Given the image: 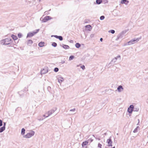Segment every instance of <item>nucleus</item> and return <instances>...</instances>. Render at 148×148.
Here are the masks:
<instances>
[{
    "instance_id": "obj_1",
    "label": "nucleus",
    "mask_w": 148,
    "mask_h": 148,
    "mask_svg": "<svg viewBox=\"0 0 148 148\" xmlns=\"http://www.w3.org/2000/svg\"><path fill=\"white\" fill-rule=\"evenodd\" d=\"M12 41V40L10 38H6L1 40L0 43L3 45H7L10 44Z\"/></svg>"
},
{
    "instance_id": "obj_2",
    "label": "nucleus",
    "mask_w": 148,
    "mask_h": 148,
    "mask_svg": "<svg viewBox=\"0 0 148 148\" xmlns=\"http://www.w3.org/2000/svg\"><path fill=\"white\" fill-rule=\"evenodd\" d=\"M141 39L140 38H134L132 39L130 41L128 42L127 43L125 44L124 46H125L127 45H131L134 44L136 42H138L139 40Z\"/></svg>"
},
{
    "instance_id": "obj_3",
    "label": "nucleus",
    "mask_w": 148,
    "mask_h": 148,
    "mask_svg": "<svg viewBox=\"0 0 148 148\" xmlns=\"http://www.w3.org/2000/svg\"><path fill=\"white\" fill-rule=\"evenodd\" d=\"M52 18L50 16H47L45 17L44 18L42 17H41L40 18V20L42 23H45L50 20L52 19Z\"/></svg>"
},
{
    "instance_id": "obj_4",
    "label": "nucleus",
    "mask_w": 148,
    "mask_h": 148,
    "mask_svg": "<svg viewBox=\"0 0 148 148\" xmlns=\"http://www.w3.org/2000/svg\"><path fill=\"white\" fill-rule=\"evenodd\" d=\"M39 29H37L33 31L32 32H30L27 34V38L31 37L33 36L35 34L37 33L39 31Z\"/></svg>"
},
{
    "instance_id": "obj_5",
    "label": "nucleus",
    "mask_w": 148,
    "mask_h": 148,
    "mask_svg": "<svg viewBox=\"0 0 148 148\" xmlns=\"http://www.w3.org/2000/svg\"><path fill=\"white\" fill-rule=\"evenodd\" d=\"M35 134V132L32 131L31 132L27 133L26 135L23 136V137L26 138H29L33 136Z\"/></svg>"
},
{
    "instance_id": "obj_6",
    "label": "nucleus",
    "mask_w": 148,
    "mask_h": 148,
    "mask_svg": "<svg viewBox=\"0 0 148 148\" xmlns=\"http://www.w3.org/2000/svg\"><path fill=\"white\" fill-rule=\"evenodd\" d=\"M121 59V56L120 55H118L116 57H115L110 62V64H113L116 62L117 60H120Z\"/></svg>"
},
{
    "instance_id": "obj_7",
    "label": "nucleus",
    "mask_w": 148,
    "mask_h": 148,
    "mask_svg": "<svg viewBox=\"0 0 148 148\" xmlns=\"http://www.w3.org/2000/svg\"><path fill=\"white\" fill-rule=\"evenodd\" d=\"M56 110V109L55 110L52 109L49 111L47 113H46V114H47V116H46V117H48V116L51 115Z\"/></svg>"
},
{
    "instance_id": "obj_8",
    "label": "nucleus",
    "mask_w": 148,
    "mask_h": 148,
    "mask_svg": "<svg viewBox=\"0 0 148 148\" xmlns=\"http://www.w3.org/2000/svg\"><path fill=\"white\" fill-rule=\"evenodd\" d=\"M106 143L108 144V146L112 147V139L110 138L109 139H108L107 140Z\"/></svg>"
},
{
    "instance_id": "obj_9",
    "label": "nucleus",
    "mask_w": 148,
    "mask_h": 148,
    "mask_svg": "<svg viewBox=\"0 0 148 148\" xmlns=\"http://www.w3.org/2000/svg\"><path fill=\"white\" fill-rule=\"evenodd\" d=\"M48 71V69L47 68L45 67L44 69H43L41 71L40 73L41 75L45 74L47 73Z\"/></svg>"
},
{
    "instance_id": "obj_10",
    "label": "nucleus",
    "mask_w": 148,
    "mask_h": 148,
    "mask_svg": "<svg viewBox=\"0 0 148 148\" xmlns=\"http://www.w3.org/2000/svg\"><path fill=\"white\" fill-rule=\"evenodd\" d=\"M85 31H90L92 29V27L90 25H88L85 26Z\"/></svg>"
},
{
    "instance_id": "obj_11",
    "label": "nucleus",
    "mask_w": 148,
    "mask_h": 148,
    "mask_svg": "<svg viewBox=\"0 0 148 148\" xmlns=\"http://www.w3.org/2000/svg\"><path fill=\"white\" fill-rule=\"evenodd\" d=\"M58 82L60 83H61L62 82L64 81L63 78L60 75H58Z\"/></svg>"
},
{
    "instance_id": "obj_12",
    "label": "nucleus",
    "mask_w": 148,
    "mask_h": 148,
    "mask_svg": "<svg viewBox=\"0 0 148 148\" xmlns=\"http://www.w3.org/2000/svg\"><path fill=\"white\" fill-rule=\"evenodd\" d=\"M123 88L121 85L119 86L117 88V90H118V91L119 92H121V91H123Z\"/></svg>"
},
{
    "instance_id": "obj_13",
    "label": "nucleus",
    "mask_w": 148,
    "mask_h": 148,
    "mask_svg": "<svg viewBox=\"0 0 148 148\" xmlns=\"http://www.w3.org/2000/svg\"><path fill=\"white\" fill-rule=\"evenodd\" d=\"M129 1L127 0H122L121 1V4H124L126 5L128 4Z\"/></svg>"
},
{
    "instance_id": "obj_14",
    "label": "nucleus",
    "mask_w": 148,
    "mask_h": 148,
    "mask_svg": "<svg viewBox=\"0 0 148 148\" xmlns=\"http://www.w3.org/2000/svg\"><path fill=\"white\" fill-rule=\"evenodd\" d=\"M88 143V140H86L84 142H83L82 144V146L83 147H84V146L86 145H87V144Z\"/></svg>"
},
{
    "instance_id": "obj_15",
    "label": "nucleus",
    "mask_w": 148,
    "mask_h": 148,
    "mask_svg": "<svg viewBox=\"0 0 148 148\" xmlns=\"http://www.w3.org/2000/svg\"><path fill=\"white\" fill-rule=\"evenodd\" d=\"M33 41L31 40H28L27 42V44L28 45L31 46L33 43Z\"/></svg>"
},
{
    "instance_id": "obj_16",
    "label": "nucleus",
    "mask_w": 148,
    "mask_h": 148,
    "mask_svg": "<svg viewBox=\"0 0 148 148\" xmlns=\"http://www.w3.org/2000/svg\"><path fill=\"white\" fill-rule=\"evenodd\" d=\"M123 37V34H119L117 36V38L116 40H118L119 38H122Z\"/></svg>"
},
{
    "instance_id": "obj_17",
    "label": "nucleus",
    "mask_w": 148,
    "mask_h": 148,
    "mask_svg": "<svg viewBox=\"0 0 148 148\" xmlns=\"http://www.w3.org/2000/svg\"><path fill=\"white\" fill-rule=\"evenodd\" d=\"M62 47L65 49H68L69 48V46L65 45H62Z\"/></svg>"
},
{
    "instance_id": "obj_18",
    "label": "nucleus",
    "mask_w": 148,
    "mask_h": 148,
    "mask_svg": "<svg viewBox=\"0 0 148 148\" xmlns=\"http://www.w3.org/2000/svg\"><path fill=\"white\" fill-rule=\"evenodd\" d=\"M45 42H40L38 44L39 47H42L44 46Z\"/></svg>"
},
{
    "instance_id": "obj_19",
    "label": "nucleus",
    "mask_w": 148,
    "mask_h": 148,
    "mask_svg": "<svg viewBox=\"0 0 148 148\" xmlns=\"http://www.w3.org/2000/svg\"><path fill=\"white\" fill-rule=\"evenodd\" d=\"M5 127H4L3 126L0 128V133L2 132L4 130H5Z\"/></svg>"
},
{
    "instance_id": "obj_20",
    "label": "nucleus",
    "mask_w": 148,
    "mask_h": 148,
    "mask_svg": "<svg viewBox=\"0 0 148 148\" xmlns=\"http://www.w3.org/2000/svg\"><path fill=\"white\" fill-rule=\"evenodd\" d=\"M25 130L24 128H22L21 131V134L22 135H24L25 133Z\"/></svg>"
},
{
    "instance_id": "obj_21",
    "label": "nucleus",
    "mask_w": 148,
    "mask_h": 148,
    "mask_svg": "<svg viewBox=\"0 0 148 148\" xmlns=\"http://www.w3.org/2000/svg\"><path fill=\"white\" fill-rule=\"evenodd\" d=\"M11 37H12L13 39L14 40H16L17 39V37L16 36H15L14 35H12L11 36Z\"/></svg>"
},
{
    "instance_id": "obj_22",
    "label": "nucleus",
    "mask_w": 148,
    "mask_h": 148,
    "mask_svg": "<svg viewBox=\"0 0 148 148\" xmlns=\"http://www.w3.org/2000/svg\"><path fill=\"white\" fill-rule=\"evenodd\" d=\"M102 1V0H96V3L98 4H101Z\"/></svg>"
},
{
    "instance_id": "obj_23",
    "label": "nucleus",
    "mask_w": 148,
    "mask_h": 148,
    "mask_svg": "<svg viewBox=\"0 0 148 148\" xmlns=\"http://www.w3.org/2000/svg\"><path fill=\"white\" fill-rule=\"evenodd\" d=\"M75 46L76 48H79V47H80L81 45L79 43H77L75 44Z\"/></svg>"
},
{
    "instance_id": "obj_24",
    "label": "nucleus",
    "mask_w": 148,
    "mask_h": 148,
    "mask_svg": "<svg viewBox=\"0 0 148 148\" xmlns=\"http://www.w3.org/2000/svg\"><path fill=\"white\" fill-rule=\"evenodd\" d=\"M134 108V106L133 105H130V106L128 108H129V109H131L132 110H133Z\"/></svg>"
},
{
    "instance_id": "obj_25",
    "label": "nucleus",
    "mask_w": 148,
    "mask_h": 148,
    "mask_svg": "<svg viewBox=\"0 0 148 148\" xmlns=\"http://www.w3.org/2000/svg\"><path fill=\"white\" fill-rule=\"evenodd\" d=\"M52 45L53 47H56L57 46V44L55 42H53L52 44Z\"/></svg>"
},
{
    "instance_id": "obj_26",
    "label": "nucleus",
    "mask_w": 148,
    "mask_h": 148,
    "mask_svg": "<svg viewBox=\"0 0 148 148\" xmlns=\"http://www.w3.org/2000/svg\"><path fill=\"white\" fill-rule=\"evenodd\" d=\"M139 128V127L138 126H137L136 128L133 131V132L134 133H136L138 131V128Z\"/></svg>"
},
{
    "instance_id": "obj_27",
    "label": "nucleus",
    "mask_w": 148,
    "mask_h": 148,
    "mask_svg": "<svg viewBox=\"0 0 148 148\" xmlns=\"http://www.w3.org/2000/svg\"><path fill=\"white\" fill-rule=\"evenodd\" d=\"M139 108H138L134 107L133 111H138L139 110Z\"/></svg>"
},
{
    "instance_id": "obj_28",
    "label": "nucleus",
    "mask_w": 148,
    "mask_h": 148,
    "mask_svg": "<svg viewBox=\"0 0 148 148\" xmlns=\"http://www.w3.org/2000/svg\"><path fill=\"white\" fill-rule=\"evenodd\" d=\"M133 111V110H132V109H129V108H128L127 109V111L130 114H131L132 113Z\"/></svg>"
},
{
    "instance_id": "obj_29",
    "label": "nucleus",
    "mask_w": 148,
    "mask_h": 148,
    "mask_svg": "<svg viewBox=\"0 0 148 148\" xmlns=\"http://www.w3.org/2000/svg\"><path fill=\"white\" fill-rule=\"evenodd\" d=\"M58 70L59 69L57 67H55L54 69V71L56 72H58Z\"/></svg>"
},
{
    "instance_id": "obj_30",
    "label": "nucleus",
    "mask_w": 148,
    "mask_h": 148,
    "mask_svg": "<svg viewBox=\"0 0 148 148\" xmlns=\"http://www.w3.org/2000/svg\"><path fill=\"white\" fill-rule=\"evenodd\" d=\"M21 107H18L16 109V111L17 112V111H21Z\"/></svg>"
},
{
    "instance_id": "obj_31",
    "label": "nucleus",
    "mask_w": 148,
    "mask_h": 148,
    "mask_svg": "<svg viewBox=\"0 0 148 148\" xmlns=\"http://www.w3.org/2000/svg\"><path fill=\"white\" fill-rule=\"evenodd\" d=\"M74 58V56H71L69 58V60H73Z\"/></svg>"
},
{
    "instance_id": "obj_32",
    "label": "nucleus",
    "mask_w": 148,
    "mask_h": 148,
    "mask_svg": "<svg viewBox=\"0 0 148 148\" xmlns=\"http://www.w3.org/2000/svg\"><path fill=\"white\" fill-rule=\"evenodd\" d=\"M109 32H110L111 33L113 34L115 33V31L114 30H111L109 31Z\"/></svg>"
},
{
    "instance_id": "obj_33",
    "label": "nucleus",
    "mask_w": 148,
    "mask_h": 148,
    "mask_svg": "<svg viewBox=\"0 0 148 148\" xmlns=\"http://www.w3.org/2000/svg\"><path fill=\"white\" fill-rule=\"evenodd\" d=\"M47 89L49 92H50L51 90V87L49 86L47 88Z\"/></svg>"
},
{
    "instance_id": "obj_34",
    "label": "nucleus",
    "mask_w": 148,
    "mask_h": 148,
    "mask_svg": "<svg viewBox=\"0 0 148 148\" xmlns=\"http://www.w3.org/2000/svg\"><path fill=\"white\" fill-rule=\"evenodd\" d=\"M80 68H82L83 70L85 69V67L84 65H81Z\"/></svg>"
},
{
    "instance_id": "obj_35",
    "label": "nucleus",
    "mask_w": 148,
    "mask_h": 148,
    "mask_svg": "<svg viewBox=\"0 0 148 148\" xmlns=\"http://www.w3.org/2000/svg\"><path fill=\"white\" fill-rule=\"evenodd\" d=\"M105 18V17L103 16H101L100 18V19L101 20H103Z\"/></svg>"
},
{
    "instance_id": "obj_36",
    "label": "nucleus",
    "mask_w": 148,
    "mask_h": 148,
    "mask_svg": "<svg viewBox=\"0 0 148 148\" xmlns=\"http://www.w3.org/2000/svg\"><path fill=\"white\" fill-rule=\"evenodd\" d=\"M58 39L61 41L63 40L62 37L61 36H59Z\"/></svg>"
},
{
    "instance_id": "obj_37",
    "label": "nucleus",
    "mask_w": 148,
    "mask_h": 148,
    "mask_svg": "<svg viewBox=\"0 0 148 148\" xmlns=\"http://www.w3.org/2000/svg\"><path fill=\"white\" fill-rule=\"evenodd\" d=\"M18 36L19 38H21L22 36V34L21 33H19L18 34Z\"/></svg>"
},
{
    "instance_id": "obj_38",
    "label": "nucleus",
    "mask_w": 148,
    "mask_h": 148,
    "mask_svg": "<svg viewBox=\"0 0 148 148\" xmlns=\"http://www.w3.org/2000/svg\"><path fill=\"white\" fill-rule=\"evenodd\" d=\"M3 125V121L1 120L0 119V127Z\"/></svg>"
},
{
    "instance_id": "obj_39",
    "label": "nucleus",
    "mask_w": 148,
    "mask_h": 148,
    "mask_svg": "<svg viewBox=\"0 0 148 148\" xmlns=\"http://www.w3.org/2000/svg\"><path fill=\"white\" fill-rule=\"evenodd\" d=\"M102 145L100 143H99L98 144V146L99 147V148H101V146Z\"/></svg>"
},
{
    "instance_id": "obj_40",
    "label": "nucleus",
    "mask_w": 148,
    "mask_h": 148,
    "mask_svg": "<svg viewBox=\"0 0 148 148\" xmlns=\"http://www.w3.org/2000/svg\"><path fill=\"white\" fill-rule=\"evenodd\" d=\"M51 37H55L56 38H58V37L59 36H58L57 35H52L51 36Z\"/></svg>"
},
{
    "instance_id": "obj_41",
    "label": "nucleus",
    "mask_w": 148,
    "mask_h": 148,
    "mask_svg": "<svg viewBox=\"0 0 148 148\" xmlns=\"http://www.w3.org/2000/svg\"><path fill=\"white\" fill-rule=\"evenodd\" d=\"M44 119L42 117H41L40 118H38V120L39 121H41L42 120H43V119Z\"/></svg>"
},
{
    "instance_id": "obj_42",
    "label": "nucleus",
    "mask_w": 148,
    "mask_h": 148,
    "mask_svg": "<svg viewBox=\"0 0 148 148\" xmlns=\"http://www.w3.org/2000/svg\"><path fill=\"white\" fill-rule=\"evenodd\" d=\"M88 142L89 141L90 143H91L93 141V139L91 138L90 139H89L88 140Z\"/></svg>"
},
{
    "instance_id": "obj_43",
    "label": "nucleus",
    "mask_w": 148,
    "mask_h": 148,
    "mask_svg": "<svg viewBox=\"0 0 148 148\" xmlns=\"http://www.w3.org/2000/svg\"><path fill=\"white\" fill-rule=\"evenodd\" d=\"M75 108H74L73 109H71V110H70V111H72L73 112H75Z\"/></svg>"
},
{
    "instance_id": "obj_44",
    "label": "nucleus",
    "mask_w": 148,
    "mask_h": 148,
    "mask_svg": "<svg viewBox=\"0 0 148 148\" xmlns=\"http://www.w3.org/2000/svg\"><path fill=\"white\" fill-rule=\"evenodd\" d=\"M94 36L95 35L94 34H91L90 35V37H91V38H93V37H94Z\"/></svg>"
},
{
    "instance_id": "obj_45",
    "label": "nucleus",
    "mask_w": 148,
    "mask_h": 148,
    "mask_svg": "<svg viewBox=\"0 0 148 148\" xmlns=\"http://www.w3.org/2000/svg\"><path fill=\"white\" fill-rule=\"evenodd\" d=\"M3 127H5V125H6V122H3Z\"/></svg>"
},
{
    "instance_id": "obj_46",
    "label": "nucleus",
    "mask_w": 148,
    "mask_h": 148,
    "mask_svg": "<svg viewBox=\"0 0 148 148\" xmlns=\"http://www.w3.org/2000/svg\"><path fill=\"white\" fill-rule=\"evenodd\" d=\"M20 92H18V93L20 95V97H22V96H24V94H22L21 95L20 94H19V93Z\"/></svg>"
},
{
    "instance_id": "obj_47",
    "label": "nucleus",
    "mask_w": 148,
    "mask_h": 148,
    "mask_svg": "<svg viewBox=\"0 0 148 148\" xmlns=\"http://www.w3.org/2000/svg\"><path fill=\"white\" fill-rule=\"evenodd\" d=\"M138 123L137 124V125H139V123L140 122V120L139 119H138Z\"/></svg>"
},
{
    "instance_id": "obj_48",
    "label": "nucleus",
    "mask_w": 148,
    "mask_h": 148,
    "mask_svg": "<svg viewBox=\"0 0 148 148\" xmlns=\"http://www.w3.org/2000/svg\"><path fill=\"white\" fill-rule=\"evenodd\" d=\"M47 116V114H44L43 116V117H46V116Z\"/></svg>"
},
{
    "instance_id": "obj_49",
    "label": "nucleus",
    "mask_w": 148,
    "mask_h": 148,
    "mask_svg": "<svg viewBox=\"0 0 148 148\" xmlns=\"http://www.w3.org/2000/svg\"><path fill=\"white\" fill-rule=\"evenodd\" d=\"M103 39L102 38H101L100 39V41H101V42H102L103 41Z\"/></svg>"
},
{
    "instance_id": "obj_50",
    "label": "nucleus",
    "mask_w": 148,
    "mask_h": 148,
    "mask_svg": "<svg viewBox=\"0 0 148 148\" xmlns=\"http://www.w3.org/2000/svg\"><path fill=\"white\" fill-rule=\"evenodd\" d=\"M80 66V65H77V66L78 67V66Z\"/></svg>"
},
{
    "instance_id": "obj_51",
    "label": "nucleus",
    "mask_w": 148,
    "mask_h": 148,
    "mask_svg": "<svg viewBox=\"0 0 148 148\" xmlns=\"http://www.w3.org/2000/svg\"><path fill=\"white\" fill-rule=\"evenodd\" d=\"M105 148H108L106 146V147H105Z\"/></svg>"
},
{
    "instance_id": "obj_52",
    "label": "nucleus",
    "mask_w": 148,
    "mask_h": 148,
    "mask_svg": "<svg viewBox=\"0 0 148 148\" xmlns=\"http://www.w3.org/2000/svg\"><path fill=\"white\" fill-rule=\"evenodd\" d=\"M98 140H100V138H99V139H98Z\"/></svg>"
},
{
    "instance_id": "obj_53",
    "label": "nucleus",
    "mask_w": 148,
    "mask_h": 148,
    "mask_svg": "<svg viewBox=\"0 0 148 148\" xmlns=\"http://www.w3.org/2000/svg\"><path fill=\"white\" fill-rule=\"evenodd\" d=\"M26 89V88H25V89Z\"/></svg>"
},
{
    "instance_id": "obj_54",
    "label": "nucleus",
    "mask_w": 148,
    "mask_h": 148,
    "mask_svg": "<svg viewBox=\"0 0 148 148\" xmlns=\"http://www.w3.org/2000/svg\"><path fill=\"white\" fill-rule=\"evenodd\" d=\"M26 89V88H25V89Z\"/></svg>"
},
{
    "instance_id": "obj_55",
    "label": "nucleus",
    "mask_w": 148,
    "mask_h": 148,
    "mask_svg": "<svg viewBox=\"0 0 148 148\" xmlns=\"http://www.w3.org/2000/svg\"><path fill=\"white\" fill-rule=\"evenodd\" d=\"M147 137L148 138V136H147Z\"/></svg>"
}]
</instances>
